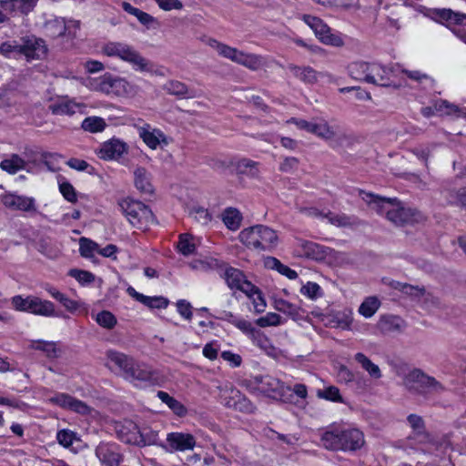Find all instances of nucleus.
<instances>
[{"label": "nucleus", "mask_w": 466, "mask_h": 466, "mask_svg": "<svg viewBox=\"0 0 466 466\" xmlns=\"http://www.w3.org/2000/svg\"><path fill=\"white\" fill-rule=\"evenodd\" d=\"M360 196L370 208L396 226L419 223L424 219L423 215L417 209L405 207L397 198H386L371 193L360 191Z\"/></svg>", "instance_id": "obj_1"}, {"label": "nucleus", "mask_w": 466, "mask_h": 466, "mask_svg": "<svg viewBox=\"0 0 466 466\" xmlns=\"http://www.w3.org/2000/svg\"><path fill=\"white\" fill-rule=\"evenodd\" d=\"M321 445L327 450L353 451L360 450L365 443L364 434L358 429H334L324 432Z\"/></svg>", "instance_id": "obj_2"}, {"label": "nucleus", "mask_w": 466, "mask_h": 466, "mask_svg": "<svg viewBox=\"0 0 466 466\" xmlns=\"http://www.w3.org/2000/svg\"><path fill=\"white\" fill-rule=\"evenodd\" d=\"M206 43L208 46L215 49L220 56L245 66L251 71H257L265 65V59L260 55L246 53L236 47L218 42L215 38H208Z\"/></svg>", "instance_id": "obj_3"}, {"label": "nucleus", "mask_w": 466, "mask_h": 466, "mask_svg": "<svg viewBox=\"0 0 466 466\" xmlns=\"http://www.w3.org/2000/svg\"><path fill=\"white\" fill-rule=\"evenodd\" d=\"M238 238L245 246L257 250H271L278 243L277 233L263 225L243 229Z\"/></svg>", "instance_id": "obj_4"}, {"label": "nucleus", "mask_w": 466, "mask_h": 466, "mask_svg": "<svg viewBox=\"0 0 466 466\" xmlns=\"http://www.w3.org/2000/svg\"><path fill=\"white\" fill-rule=\"evenodd\" d=\"M119 208L129 223L139 229H147L154 221L151 209L140 201L125 198L119 202Z\"/></svg>", "instance_id": "obj_5"}, {"label": "nucleus", "mask_w": 466, "mask_h": 466, "mask_svg": "<svg viewBox=\"0 0 466 466\" xmlns=\"http://www.w3.org/2000/svg\"><path fill=\"white\" fill-rule=\"evenodd\" d=\"M405 387L423 396L440 394L443 385L434 377L429 376L419 369L411 370L404 379Z\"/></svg>", "instance_id": "obj_6"}, {"label": "nucleus", "mask_w": 466, "mask_h": 466, "mask_svg": "<svg viewBox=\"0 0 466 466\" xmlns=\"http://www.w3.org/2000/svg\"><path fill=\"white\" fill-rule=\"evenodd\" d=\"M430 16L436 22L451 28L466 43V15L453 12L448 8H434L430 11Z\"/></svg>", "instance_id": "obj_7"}, {"label": "nucleus", "mask_w": 466, "mask_h": 466, "mask_svg": "<svg viewBox=\"0 0 466 466\" xmlns=\"http://www.w3.org/2000/svg\"><path fill=\"white\" fill-rule=\"evenodd\" d=\"M250 386L253 390L275 400H283L286 394L291 391L289 387L270 375L254 377L250 380Z\"/></svg>", "instance_id": "obj_8"}, {"label": "nucleus", "mask_w": 466, "mask_h": 466, "mask_svg": "<svg viewBox=\"0 0 466 466\" xmlns=\"http://www.w3.org/2000/svg\"><path fill=\"white\" fill-rule=\"evenodd\" d=\"M197 445L195 436L189 432L173 431L167 434L166 443L160 447L169 453L191 451Z\"/></svg>", "instance_id": "obj_9"}, {"label": "nucleus", "mask_w": 466, "mask_h": 466, "mask_svg": "<svg viewBox=\"0 0 466 466\" xmlns=\"http://www.w3.org/2000/svg\"><path fill=\"white\" fill-rule=\"evenodd\" d=\"M80 23L76 20H66L63 17L49 19L45 23V31L47 36L58 38L63 36L74 37Z\"/></svg>", "instance_id": "obj_10"}, {"label": "nucleus", "mask_w": 466, "mask_h": 466, "mask_svg": "<svg viewBox=\"0 0 466 466\" xmlns=\"http://www.w3.org/2000/svg\"><path fill=\"white\" fill-rule=\"evenodd\" d=\"M22 56L27 62L34 60H43L46 57L48 47L46 41L35 35H25L21 37Z\"/></svg>", "instance_id": "obj_11"}, {"label": "nucleus", "mask_w": 466, "mask_h": 466, "mask_svg": "<svg viewBox=\"0 0 466 466\" xmlns=\"http://www.w3.org/2000/svg\"><path fill=\"white\" fill-rule=\"evenodd\" d=\"M464 177H466V167L452 179L445 182L443 193L451 204L466 210V187L458 188L459 180Z\"/></svg>", "instance_id": "obj_12"}, {"label": "nucleus", "mask_w": 466, "mask_h": 466, "mask_svg": "<svg viewBox=\"0 0 466 466\" xmlns=\"http://www.w3.org/2000/svg\"><path fill=\"white\" fill-rule=\"evenodd\" d=\"M0 201L12 211L36 212L35 199L32 197L6 192L0 196Z\"/></svg>", "instance_id": "obj_13"}, {"label": "nucleus", "mask_w": 466, "mask_h": 466, "mask_svg": "<svg viewBox=\"0 0 466 466\" xmlns=\"http://www.w3.org/2000/svg\"><path fill=\"white\" fill-rule=\"evenodd\" d=\"M46 401L50 404L75 411L81 415L89 414L91 411L90 407L86 403L67 393H55L54 395L47 397Z\"/></svg>", "instance_id": "obj_14"}, {"label": "nucleus", "mask_w": 466, "mask_h": 466, "mask_svg": "<svg viewBox=\"0 0 466 466\" xmlns=\"http://www.w3.org/2000/svg\"><path fill=\"white\" fill-rule=\"evenodd\" d=\"M134 358L123 352L108 350L106 351V367L123 379L127 375Z\"/></svg>", "instance_id": "obj_15"}, {"label": "nucleus", "mask_w": 466, "mask_h": 466, "mask_svg": "<svg viewBox=\"0 0 466 466\" xmlns=\"http://www.w3.org/2000/svg\"><path fill=\"white\" fill-rule=\"evenodd\" d=\"M153 375V370L149 365L134 359L124 380L136 387H141L151 382Z\"/></svg>", "instance_id": "obj_16"}, {"label": "nucleus", "mask_w": 466, "mask_h": 466, "mask_svg": "<svg viewBox=\"0 0 466 466\" xmlns=\"http://www.w3.org/2000/svg\"><path fill=\"white\" fill-rule=\"evenodd\" d=\"M98 86L103 93L117 96H126L132 90L131 85L126 79L109 74H106L100 78Z\"/></svg>", "instance_id": "obj_17"}, {"label": "nucleus", "mask_w": 466, "mask_h": 466, "mask_svg": "<svg viewBox=\"0 0 466 466\" xmlns=\"http://www.w3.org/2000/svg\"><path fill=\"white\" fill-rule=\"evenodd\" d=\"M86 105L77 102L75 98L67 96H63L49 105V110L53 115L57 116H74L75 114H86Z\"/></svg>", "instance_id": "obj_18"}, {"label": "nucleus", "mask_w": 466, "mask_h": 466, "mask_svg": "<svg viewBox=\"0 0 466 466\" xmlns=\"http://www.w3.org/2000/svg\"><path fill=\"white\" fill-rule=\"evenodd\" d=\"M127 143L118 138H111L101 145L97 156L104 160H116L127 154Z\"/></svg>", "instance_id": "obj_19"}, {"label": "nucleus", "mask_w": 466, "mask_h": 466, "mask_svg": "<svg viewBox=\"0 0 466 466\" xmlns=\"http://www.w3.org/2000/svg\"><path fill=\"white\" fill-rule=\"evenodd\" d=\"M96 455L101 463L106 466H118L123 460V456L116 443H99L96 448Z\"/></svg>", "instance_id": "obj_20"}, {"label": "nucleus", "mask_w": 466, "mask_h": 466, "mask_svg": "<svg viewBox=\"0 0 466 466\" xmlns=\"http://www.w3.org/2000/svg\"><path fill=\"white\" fill-rule=\"evenodd\" d=\"M224 279L230 289H236L251 296L255 286L245 279L243 273L235 268H228L224 272Z\"/></svg>", "instance_id": "obj_21"}, {"label": "nucleus", "mask_w": 466, "mask_h": 466, "mask_svg": "<svg viewBox=\"0 0 466 466\" xmlns=\"http://www.w3.org/2000/svg\"><path fill=\"white\" fill-rule=\"evenodd\" d=\"M119 59L131 65L133 69L136 71L151 72L153 69L152 63L142 56L135 47L128 44Z\"/></svg>", "instance_id": "obj_22"}, {"label": "nucleus", "mask_w": 466, "mask_h": 466, "mask_svg": "<svg viewBox=\"0 0 466 466\" xmlns=\"http://www.w3.org/2000/svg\"><path fill=\"white\" fill-rule=\"evenodd\" d=\"M294 252L298 257L315 260H321L326 257L323 246L305 239H299L297 241Z\"/></svg>", "instance_id": "obj_23"}, {"label": "nucleus", "mask_w": 466, "mask_h": 466, "mask_svg": "<svg viewBox=\"0 0 466 466\" xmlns=\"http://www.w3.org/2000/svg\"><path fill=\"white\" fill-rule=\"evenodd\" d=\"M392 74L393 70L391 67L378 63H371L368 83L380 86H390L392 85L390 80Z\"/></svg>", "instance_id": "obj_24"}, {"label": "nucleus", "mask_w": 466, "mask_h": 466, "mask_svg": "<svg viewBox=\"0 0 466 466\" xmlns=\"http://www.w3.org/2000/svg\"><path fill=\"white\" fill-rule=\"evenodd\" d=\"M39 0H1L0 6L9 14L27 15L33 12Z\"/></svg>", "instance_id": "obj_25"}, {"label": "nucleus", "mask_w": 466, "mask_h": 466, "mask_svg": "<svg viewBox=\"0 0 466 466\" xmlns=\"http://www.w3.org/2000/svg\"><path fill=\"white\" fill-rule=\"evenodd\" d=\"M139 137L151 149H156L161 143L165 145L168 143L167 137L160 129L151 128L149 125L139 128Z\"/></svg>", "instance_id": "obj_26"}, {"label": "nucleus", "mask_w": 466, "mask_h": 466, "mask_svg": "<svg viewBox=\"0 0 466 466\" xmlns=\"http://www.w3.org/2000/svg\"><path fill=\"white\" fill-rule=\"evenodd\" d=\"M252 343L263 350L268 356L278 359L281 355V350L276 348L270 339L259 329H256L250 336Z\"/></svg>", "instance_id": "obj_27"}, {"label": "nucleus", "mask_w": 466, "mask_h": 466, "mask_svg": "<svg viewBox=\"0 0 466 466\" xmlns=\"http://www.w3.org/2000/svg\"><path fill=\"white\" fill-rule=\"evenodd\" d=\"M288 69L296 78L307 85H314L318 82L319 73L309 66H299L294 64H289Z\"/></svg>", "instance_id": "obj_28"}, {"label": "nucleus", "mask_w": 466, "mask_h": 466, "mask_svg": "<svg viewBox=\"0 0 466 466\" xmlns=\"http://www.w3.org/2000/svg\"><path fill=\"white\" fill-rule=\"evenodd\" d=\"M25 167L26 161L18 154H10L0 162V168L10 175H15Z\"/></svg>", "instance_id": "obj_29"}, {"label": "nucleus", "mask_w": 466, "mask_h": 466, "mask_svg": "<svg viewBox=\"0 0 466 466\" xmlns=\"http://www.w3.org/2000/svg\"><path fill=\"white\" fill-rule=\"evenodd\" d=\"M259 163L249 158H240L236 161L234 167L239 175H245L251 178H258L260 171Z\"/></svg>", "instance_id": "obj_30"}, {"label": "nucleus", "mask_w": 466, "mask_h": 466, "mask_svg": "<svg viewBox=\"0 0 466 466\" xmlns=\"http://www.w3.org/2000/svg\"><path fill=\"white\" fill-rule=\"evenodd\" d=\"M134 183L141 193L151 195L154 192V187L150 181V175L143 167H137L135 170Z\"/></svg>", "instance_id": "obj_31"}, {"label": "nucleus", "mask_w": 466, "mask_h": 466, "mask_svg": "<svg viewBox=\"0 0 466 466\" xmlns=\"http://www.w3.org/2000/svg\"><path fill=\"white\" fill-rule=\"evenodd\" d=\"M378 326L383 333L401 331L405 327L404 320L398 316L386 315L380 317Z\"/></svg>", "instance_id": "obj_32"}, {"label": "nucleus", "mask_w": 466, "mask_h": 466, "mask_svg": "<svg viewBox=\"0 0 466 466\" xmlns=\"http://www.w3.org/2000/svg\"><path fill=\"white\" fill-rule=\"evenodd\" d=\"M134 435L131 436L129 441L133 442L134 445L137 446H150V445H158L160 447L161 443H158V432L153 430H143L139 431V434L135 432Z\"/></svg>", "instance_id": "obj_33"}, {"label": "nucleus", "mask_w": 466, "mask_h": 466, "mask_svg": "<svg viewBox=\"0 0 466 466\" xmlns=\"http://www.w3.org/2000/svg\"><path fill=\"white\" fill-rule=\"evenodd\" d=\"M354 360L360 365V367L368 372V374L374 380H379L382 377L380 367L373 363L365 354L358 352L354 356Z\"/></svg>", "instance_id": "obj_34"}, {"label": "nucleus", "mask_w": 466, "mask_h": 466, "mask_svg": "<svg viewBox=\"0 0 466 466\" xmlns=\"http://www.w3.org/2000/svg\"><path fill=\"white\" fill-rule=\"evenodd\" d=\"M311 134L326 141L333 139L337 132L326 120L319 119L314 121Z\"/></svg>", "instance_id": "obj_35"}, {"label": "nucleus", "mask_w": 466, "mask_h": 466, "mask_svg": "<svg viewBox=\"0 0 466 466\" xmlns=\"http://www.w3.org/2000/svg\"><path fill=\"white\" fill-rule=\"evenodd\" d=\"M30 313L45 317H54L56 316L55 305L49 300H44L38 297H35Z\"/></svg>", "instance_id": "obj_36"}, {"label": "nucleus", "mask_w": 466, "mask_h": 466, "mask_svg": "<svg viewBox=\"0 0 466 466\" xmlns=\"http://www.w3.org/2000/svg\"><path fill=\"white\" fill-rule=\"evenodd\" d=\"M370 64L363 61L351 63L349 66L350 76L356 80L368 83Z\"/></svg>", "instance_id": "obj_37"}, {"label": "nucleus", "mask_w": 466, "mask_h": 466, "mask_svg": "<svg viewBox=\"0 0 466 466\" xmlns=\"http://www.w3.org/2000/svg\"><path fill=\"white\" fill-rule=\"evenodd\" d=\"M157 396L158 399L165 404L167 405V407L177 416L183 417L187 414V409L186 407L177 400L171 397L167 392L159 390L157 393Z\"/></svg>", "instance_id": "obj_38"}, {"label": "nucleus", "mask_w": 466, "mask_h": 466, "mask_svg": "<svg viewBox=\"0 0 466 466\" xmlns=\"http://www.w3.org/2000/svg\"><path fill=\"white\" fill-rule=\"evenodd\" d=\"M221 218L228 229L237 230L240 227L242 216L237 208H228L223 211Z\"/></svg>", "instance_id": "obj_39"}, {"label": "nucleus", "mask_w": 466, "mask_h": 466, "mask_svg": "<svg viewBox=\"0 0 466 466\" xmlns=\"http://www.w3.org/2000/svg\"><path fill=\"white\" fill-rule=\"evenodd\" d=\"M30 349L44 352L49 359H56L60 354V350L53 341L35 340L31 342Z\"/></svg>", "instance_id": "obj_40"}, {"label": "nucleus", "mask_w": 466, "mask_h": 466, "mask_svg": "<svg viewBox=\"0 0 466 466\" xmlns=\"http://www.w3.org/2000/svg\"><path fill=\"white\" fill-rule=\"evenodd\" d=\"M165 89L168 94L179 97H194L195 94L187 86L180 81L171 80L165 85Z\"/></svg>", "instance_id": "obj_41"}, {"label": "nucleus", "mask_w": 466, "mask_h": 466, "mask_svg": "<svg viewBox=\"0 0 466 466\" xmlns=\"http://www.w3.org/2000/svg\"><path fill=\"white\" fill-rule=\"evenodd\" d=\"M410 79L418 82L423 89H432L435 86V80L429 75L419 70L402 71Z\"/></svg>", "instance_id": "obj_42"}, {"label": "nucleus", "mask_w": 466, "mask_h": 466, "mask_svg": "<svg viewBox=\"0 0 466 466\" xmlns=\"http://www.w3.org/2000/svg\"><path fill=\"white\" fill-rule=\"evenodd\" d=\"M380 304L376 296L367 297L359 307V313L366 319L371 318L378 311Z\"/></svg>", "instance_id": "obj_43"}, {"label": "nucleus", "mask_w": 466, "mask_h": 466, "mask_svg": "<svg viewBox=\"0 0 466 466\" xmlns=\"http://www.w3.org/2000/svg\"><path fill=\"white\" fill-rule=\"evenodd\" d=\"M302 21L309 26L314 32L316 37L319 40L328 29L329 25L319 17L311 15H303L301 16Z\"/></svg>", "instance_id": "obj_44"}, {"label": "nucleus", "mask_w": 466, "mask_h": 466, "mask_svg": "<svg viewBox=\"0 0 466 466\" xmlns=\"http://www.w3.org/2000/svg\"><path fill=\"white\" fill-rule=\"evenodd\" d=\"M309 214L315 217H322L329 219V221L336 225L338 227H346L351 224L350 218L346 216L345 214H333L329 212L327 214H322L317 209H311Z\"/></svg>", "instance_id": "obj_45"}, {"label": "nucleus", "mask_w": 466, "mask_h": 466, "mask_svg": "<svg viewBox=\"0 0 466 466\" xmlns=\"http://www.w3.org/2000/svg\"><path fill=\"white\" fill-rule=\"evenodd\" d=\"M319 42L334 47H341L345 44L342 34L333 30L329 26L326 29L324 35L319 37Z\"/></svg>", "instance_id": "obj_46"}, {"label": "nucleus", "mask_w": 466, "mask_h": 466, "mask_svg": "<svg viewBox=\"0 0 466 466\" xmlns=\"http://www.w3.org/2000/svg\"><path fill=\"white\" fill-rule=\"evenodd\" d=\"M177 248L178 251L184 256H190L194 254L196 251L194 237L187 233L180 234Z\"/></svg>", "instance_id": "obj_47"}, {"label": "nucleus", "mask_w": 466, "mask_h": 466, "mask_svg": "<svg viewBox=\"0 0 466 466\" xmlns=\"http://www.w3.org/2000/svg\"><path fill=\"white\" fill-rule=\"evenodd\" d=\"M106 127V123L104 118L100 116H88L86 117L81 125V127L90 133L102 132Z\"/></svg>", "instance_id": "obj_48"}, {"label": "nucleus", "mask_w": 466, "mask_h": 466, "mask_svg": "<svg viewBox=\"0 0 466 466\" xmlns=\"http://www.w3.org/2000/svg\"><path fill=\"white\" fill-rule=\"evenodd\" d=\"M0 54L6 58H15L22 56V42L5 41L0 45Z\"/></svg>", "instance_id": "obj_49"}, {"label": "nucleus", "mask_w": 466, "mask_h": 466, "mask_svg": "<svg viewBox=\"0 0 466 466\" xmlns=\"http://www.w3.org/2000/svg\"><path fill=\"white\" fill-rule=\"evenodd\" d=\"M140 429L138 426L131 420H126L118 429L117 433L120 440L126 443L133 444V442L129 441L131 436L135 435V432L139 434Z\"/></svg>", "instance_id": "obj_50"}, {"label": "nucleus", "mask_w": 466, "mask_h": 466, "mask_svg": "<svg viewBox=\"0 0 466 466\" xmlns=\"http://www.w3.org/2000/svg\"><path fill=\"white\" fill-rule=\"evenodd\" d=\"M46 290L52 298L59 301L68 311L74 312L78 309V303L76 300L69 299L66 294L58 291L55 288H49Z\"/></svg>", "instance_id": "obj_51"}, {"label": "nucleus", "mask_w": 466, "mask_h": 466, "mask_svg": "<svg viewBox=\"0 0 466 466\" xmlns=\"http://www.w3.org/2000/svg\"><path fill=\"white\" fill-rule=\"evenodd\" d=\"M122 7L127 13L136 16L142 25H147L154 21V17L152 15L133 6L127 2H124L122 4Z\"/></svg>", "instance_id": "obj_52"}, {"label": "nucleus", "mask_w": 466, "mask_h": 466, "mask_svg": "<svg viewBox=\"0 0 466 466\" xmlns=\"http://www.w3.org/2000/svg\"><path fill=\"white\" fill-rule=\"evenodd\" d=\"M99 245L86 238L79 239V252L84 258H92L95 253H98Z\"/></svg>", "instance_id": "obj_53"}, {"label": "nucleus", "mask_w": 466, "mask_h": 466, "mask_svg": "<svg viewBox=\"0 0 466 466\" xmlns=\"http://www.w3.org/2000/svg\"><path fill=\"white\" fill-rule=\"evenodd\" d=\"M275 308L277 310L290 316L293 319H299L300 317V309L287 300H276Z\"/></svg>", "instance_id": "obj_54"}, {"label": "nucleus", "mask_w": 466, "mask_h": 466, "mask_svg": "<svg viewBox=\"0 0 466 466\" xmlns=\"http://www.w3.org/2000/svg\"><path fill=\"white\" fill-rule=\"evenodd\" d=\"M434 108L438 114H444L447 116L458 115L461 112L458 106L442 99L434 101Z\"/></svg>", "instance_id": "obj_55"}, {"label": "nucleus", "mask_w": 466, "mask_h": 466, "mask_svg": "<svg viewBox=\"0 0 466 466\" xmlns=\"http://www.w3.org/2000/svg\"><path fill=\"white\" fill-rule=\"evenodd\" d=\"M127 44L122 42H108L102 47L104 55L120 58Z\"/></svg>", "instance_id": "obj_56"}, {"label": "nucleus", "mask_w": 466, "mask_h": 466, "mask_svg": "<svg viewBox=\"0 0 466 466\" xmlns=\"http://www.w3.org/2000/svg\"><path fill=\"white\" fill-rule=\"evenodd\" d=\"M35 296H27L25 298L16 295L11 299L12 305L15 309L18 311L30 312L31 306H33Z\"/></svg>", "instance_id": "obj_57"}, {"label": "nucleus", "mask_w": 466, "mask_h": 466, "mask_svg": "<svg viewBox=\"0 0 466 466\" xmlns=\"http://www.w3.org/2000/svg\"><path fill=\"white\" fill-rule=\"evenodd\" d=\"M317 396L327 400L334 402H343V399L339 393V390L335 386H329L323 390H319Z\"/></svg>", "instance_id": "obj_58"}, {"label": "nucleus", "mask_w": 466, "mask_h": 466, "mask_svg": "<svg viewBox=\"0 0 466 466\" xmlns=\"http://www.w3.org/2000/svg\"><path fill=\"white\" fill-rule=\"evenodd\" d=\"M68 275L82 285L90 284L95 281V275L86 270L73 268L69 270Z\"/></svg>", "instance_id": "obj_59"}, {"label": "nucleus", "mask_w": 466, "mask_h": 466, "mask_svg": "<svg viewBox=\"0 0 466 466\" xmlns=\"http://www.w3.org/2000/svg\"><path fill=\"white\" fill-rule=\"evenodd\" d=\"M96 320L98 323V325L108 329H113L116 324V317L110 311L107 310H103L100 313H98L96 315Z\"/></svg>", "instance_id": "obj_60"}, {"label": "nucleus", "mask_w": 466, "mask_h": 466, "mask_svg": "<svg viewBox=\"0 0 466 466\" xmlns=\"http://www.w3.org/2000/svg\"><path fill=\"white\" fill-rule=\"evenodd\" d=\"M141 303L150 309H165L168 305V300L162 296L148 297L145 295Z\"/></svg>", "instance_id": "obj_61"}, {"label": "nucleus", "mask_w": 466, "mask_h": 466, "mask_svg": "<svg viewBox=\"0 0 466 466\" xmlns=\"http://www.w3.org/2000/svg\"><path fill=\"white\" fill-rule=\"evenodd\" d=\"M256 322L259 327L262 328L269 326H278L282 323L281 317L274 312L267 313L265 316L258 318Z\"/></svg>", "instance_id": "obj_62"}, {"label": "nucleus", "mask_w": 466, "mask_h": 466, "mask_svg": "<svg viewBox=\"0 0 466 466\" xmlns=\"http://www.w3.org/2000/svg\"><path fill=\"white\" fill-rule=\"evenodd\" d=\"M300 292L311 299H316L322 296L319 285L310 281L302 286Z\"/></svg>", "instance_id": "obj_63"}, {"label": "nucleus", "mask_w": 466, "mask_h": 466, "mask_svg": "<svg viewBox=\"0 0 466 466\" xmlns=\"http://www.w3.org/2000/svg\"><path fill=\"white\" fill-rule=\"evenodd\" d=\"M190 215L201 225H207L211 220V216L208 209L202 207H194L190 211Z\"/></svg>", "instance_id": "obj_64"}]
</instances>
